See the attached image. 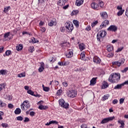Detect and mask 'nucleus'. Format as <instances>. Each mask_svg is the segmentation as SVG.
I'll return each instance as SVG.
<instances>
[{
  "mask_svg": "<svg viewBox=\"0 0 128 128\" xmlns=\"http://www.w3.org/2000/svg\"><path fill=\"white\" fill-rule=\"evenodd\" d=\"M10 32L5 33L4 36V38H8V36H10Z\"/></svg>",
  "mask_w": 128,
  "mask_h": 128,
  "instance_id": "obj_41",
  "label": "nucleus"
},
{
  "mask_svg": "<svg viewBox=\"0 0 128 128\" xmlns=\"http://www.w3.org/2000/svg\"><path fill=\"white\" fill-rule=\"evenodd\" d=\"M6 88V84L4 83H2L0 84V92H2V90Z\"/></svg>",
  "mask_w": 128,
  "mask_h": 128,
  "instance_id": "obj_30",
  "label": "nucleus"
},
{
  "mask_svg": "<svg viewBox=\"0 0 128 128\" xmlns=\"http://www.w3.org/2000/svg\"><path fill=\"white\" fill-rule=\"evenodd\" d=\"M122 86H124L122 83V84H118L114 87V90H121Z\"/></svg>",
  "mask_w": 128,
  "mask_h": 128,
  "instance_id": "obj_21",
  "label": "nucleus"
},
{
  "mask_svg": "<svg viewBox=\"0 0 128 128\" xmlns=\"http://www.w3.org/2000/svg\"><path fill=\"white\" fill-rule=\"evenodd\" d=\"M128 70V67L124 68L123 70H122V72L123 73L126 72Z\"/></svg>",
  "mask_w": 128,
  "mask_h": 128,
  "instance_id": "obj_51",
  "label": "nucleus"
},
{
  "mask_svg": "<svg viewBox=\"0 0 128 128\" xmlns=\"http://www.w3.org/2000/svg\"><path fill=\"white\" fill-rule=\"evenodd\" d=\"M62 84L64 86H65V88H66V86H68V82H63Z\"/></svg>",
  "mask_w": 128,
  "mask_h": 128,
  "instance_id": "obj_61",
  "label": "nucleus"
},
{
  "mask_svg": "<svg viewBox=\"0 0 128 128\" xmlns=\"http://www.w3.org/2000/svg\"><path fill=\"white\" fill-rule=\"evenodd\" d=\"M118 124H120L121 126H120V128H124V122L122 120H120L118 121Z\"/></svg>",
  "mask_w": 128,
  "mask_h": 128,
  "instance_id": "obj_24",
  "label": "nucleus"
},
{
  "mask_svg": "<svg viewBox=\"0 0 128 128\" xmlns=\"http://www.w3.org/2000/svg\"><path fill=\"white\" fill-rule=\"evenodd\" d=\"M120 80V73H112L110 75L108 82H118Z\"/></svg>",
  "mask_w": 128,
  "mask_h": 128,
  "instance_id": "obj_1",
  "label": "nucleus"
},
{
  "mask_svg": "<svg viewBox=\"0 0 128 128\" xmlns=\"http://www.w3.org/2000/svg\"><path fill=\"white\" fill-rule=\"evenodd\" d=\"M125 60H124V58H122L118 61L112 62V66H118V68H120V66L122 64H124Z\"/></svg>",
  "mask_w": 128,
  "mask_h": 128,
  "instance_id": "obj_3",
  "label": "nucleus"
},
{
  "mask_svg": "<svg viewBox=\"0 0 128 128\" xmlns=\"http://www.w3.org/2000/svg\"><path fill=\"white\" fill-rule=\"evenodd\" d=\"M28 94H31V96H34V92H32V90H28L27 92Z\"/></svg>",
  "mask_w": 128,
  "mask_h": 128,
  "instance_id": "obj_42",
  "label": "nucleus"
},
{
  "mask_svg": "<svg viewBox=\"0 0 128 128\" xmlns=\"http://www.w3.org/2000/svg\"><path fill=\"white\" fill-rule=\"evenodd\" d=\"M108 82H104L103 84H102V88H108Z\"/></svg>",
  "mask_w": 128,
  "mask_h": 128,
  "instance_id": "obj_29",
  "label": "nucleus"
},
{
  "mask_svg": "<svg viewBox=\"0 0 128 128\" xmlns=\"http://www.w3.org/2000/svg\"><path fill=\"white\" fill-rule=\"evenodd\" d=\"M84 4V0H76V6H80Z\"/></svg>",
  "mask_w": 128,
  "mask_h": 128,
  "instance_id": "obj_17",
  "label": "nucleus"
},
{
  "mask_svg": "<svg viewBox=\"0 0 128 128\" xmlns=\"http://www.w3.org/2000/svg\"><path fill=\"white\" fill-rule=\"evenodd\" d=\"M2 126L3 128H8V124L6 123H2Z\"/></svg>",
  "mask_w": 128,
  "mask_h": 128,
  "instance_id": "obj_45",
  "label": "nucleus"
},
{
  "mask_svg": "<svg viewBox=\"0 0 128 128\" xmlns=\"http://www.w3.org/2000/svg\"><path fill=\"white\" fill-rule=\"evenodd\" d=\"M68 96L69 98H76V90H70L68 92Z\"/></svg>",
  "mask_w": 128,
  "mask_h": 128,
  "instance_id": "obj_6",
  "label": "nucleus"
},
{
  "mask_svg": "<svg viewBox=\"0 0 128 128\" xmlns=\"http://www.w3.org/2000/svg\"><path fill=\"white\" fill-rule=\"evenodd\" d=\"M91 8H93V10H98V4L96 3V2H92L91 4Z\"/></svg>",
  "mask_w": 128,
  "mask_h": 128,
  "instance_id": "obj_13",
  "label": "nucleus"
},
{
  "mask_svg": "<svg viewBox=\"0 0 128 128\" xmlns=\"http://www.w3.org/2000/svg\"><path fill=\"white\" fill-rule=\"evenodd\" d=\"M122 50H124V46L120 47V48H118L116 52H122Z\"/></svg>",
  "mask_w": 128,
  "mask_h": 128,
  "instance_id": "obj_47",
  "label": "nucleus"
},
{
  "mask_svg": "<svg viewBox=\"0 0 128 128\" xmlns=\"http://www.w3.org/2000/svg\"><path fill=\"white\" fill-rule=\"evenodd\" d=\"M40 30L42 31V32H46V28L44 27L41 28Z\"/></svg>",
  "mask_w": 128,
  "mask_h": 128,
  "instance_id": "obj_63",
  "label": "nucleus"
},
{
  "mask_svg": "<svg viewBox=\"0 0 128 128\" xmlns=\"http://www.w3.org/2000/svg\"><path fill=\"white\" fill-rule=\"evenodd\" d=\"M99 6L100 8H103L104 7V2H102V1H100L99 2Z\"/></svg>",
  "mask_w": 128,
  "mask_h": 128,
  "instance_id": "obj_52",
  "label": "nucleus"
},
{
  "mask_svg": "<svg viewBox=\"0 0 128 128\" xmlns=\"http://www.w3.org/2000/svg\"><path fill=\"white\" fill-rule=\"evenodd\" d=\"M62 90L60 89L57 91L56 94V96H62Z\"/></svg>",
  "mask_w": 128,
  "mask_h": 128,
  "instance_id": "obj_32",
  "label": "nucleus"
},
{
  "mask_svg": "<svg viewBox=\"0 0 128 128\" xmlns=\"http://www.w3.org/2000/svg\"><path fill=\"white\" fill-rule=\"evenodd\" d=\"M114 56V54L112 52L108 54H107V58H112Z\"/></svg>",
  "mask_w": 128,
  "mask_h": 128,
  "instance_id": "obj_44",
  "label": "nucleus"
},
{
  "mask_svg": "<svg viewBox=\"0 0 128 128\" xmlns=\"http://www.w3.org/2000/svg\"><path fill=\"white\" fill-rule=\"evenodd\" d=\"M18 78H24L26 76V73L22 72L18 74Z\"/></svg>",
  "mask_w": 128,
  "mask_h": 128,
  "instance_id": "obj_34",
  "label": "nucleus"
},
{
  "mask_svg": "<svg viewBox=\"0 0 128 128\" xmlns=\"http://www.w3.org/2000/svg\"><path fill=\"white\" fill-rule=\"evenodd\" d=\"M107 30L110 32H116L118 27L116 26L112 25Z\"/></svg>",
  "mask_w": 128,
  "mask_h": 128,
  "instance_id": "obj_10",
  "label": "nucleus"
},
{
  "mask_svg": "<svg viewBox=\"0 0 128 128\" xmlns=\"http://www.w3.org/2000/svg\"><path fill=\"white\" fill-rule=\"evenodd\" d=\"M43 90H44V92H48L50 90V88H48V87H45V88H44Z\"/></svg>",
  "mask_w": 128,
  "mask_h": 128,
  "instance_id": "obj_54",
  "label": "nucleus"
},
{
  "mask_svg": "<svg viewBox=\"0 0 128 128\" xmlns=\"http://www.w3.org/2000/svg\"><path fill=\"white\" fill-rule=\"evenodd\" d=\"M44 22L42 21H40L39 23L40 26H44Z\"/></svg>",
  "mask_w": 128,
  "mask_h": 128,
  "instance_id": "obj_59",
  "label": "nucleus"
},
{
  "mask_svg": "<svg viewBox=\"0 0 128 128\" xmlns=\"http://www.w3.org/2000/svg\"><path fill=\"white\" fill-rule=\"evenodd\" d=\"M90 86H94L96 84V78H92L90 81Z\"/></svg>",
  "mask_w": 128,
  "mask_h": 128,
  "instance_id": "obj_20",
  "label": "nucleus"
},
{
  "mask_svg": "<svg viewBox=\"0 0 128 128\" xmlns=\"http://www.w3.org/2000/svg\"><path fill=\"white\" fill-rule=\"evenodd\" d=\"M93 61L94 62H96V64H100V62H102L100 58L98 56L94 57L93 58Z\"/></svg>",
  "mask_w": 128,
  "mask_h": 128,
  "instance_id": "obj_15",
  "label": "nucleus"
},
{
  "mask_svg": "<svg viewBox=\"0 0 128 128\" xmlns=\"http://www.w3.org/2000/svg\"><path fill=\"white\" fill-rule=\"evenodd\" d=\"M42 104H44V102L42 101H40V102H38V104H40L39 106H38V108L39 110H46L48 108V106H44V105H42Z\"/></svg>",
  "mask_w": 128,
  "mask_h": 128,
  "instance_id": "obj_8",
  "label": "nucleus"
},
{
  "mask_svg": "<svg viewBox=\"0 0 128 128\" xmlns=\"http://www.w3.org/2000/svg\"><path fill=\"white\" fill-rule=\"evenodd\" d=\"M124 98H120V104H124Z\"/></svg>",
  "mask_w": 128,
  "mask_h": 128,
  "instance_id": "obj_55",
  "label": "nucleus"
},
{
  "mask_svg": "<svg viewBox=\"0 0 128 128\" xmlns=\"http://www.w3.org/2000/svg\"><path fill=\"white\" fill-rule=\"evenodd\" d=\"M73 24L76 26L77 28H78L80 26V22L76 20H73Z\"/></svg>",
  "mask_w": 128,
  "mask_h": 128,
  "instance_id": "obj_27",
  "label": "nucleus"
},
{
  "mask_svg": "<svg viewBox=\"0 0 128 128\" xmlns=\"http://www.w3.org/2000/svg\"><path fill=\"white\" fill-rule=\"evenodd\" d=\"M10 10V6L5 7L4 8V12H8V11Z\"/></svg>",
  "mask_w": 128,
  "mask_h": 128,
  "instance_id": "obj_36",
  "label": "nucleus"
},
{
  "mask_svg": "<svg viewBox=\"0 0 128 128\" xmlns=\"http://www.w3.org/2000/svg\"><path fill=\"white\" fill-rule=\"evenodd\" d=\"M58 66H66V62H58Z\"/></svg>",
  "mask_w": 128,
  "mask_h": 128,
  "instance_id": "obj_46",
  "label": "nucleus"
},
{
  "mask_svg": "<svg viewBox=\"0 0 128 128\" xmlns=\"http://www.w3.org/2000/svg\"><path fill=\"white\" fill-rule=\"evenodd\" d=\"M22 110H28L30 108V106L28 103V100H24L20 106Z\"/></svg>",
  "mask_w": 128,
  "mask_h": 128,
  "instance_id": "obj_2",
  "label": "nucleus"
},
{
  "mask_svg": "<svg viewBox=\"0 0 128 128\" xmlns=\"http://www.w3.org/2000/svg\"><path fill=\"white\" fill-rule=\"evenodd\" d=\"M98 20H96V21L93 22L91 25L92 27L94 28V26H96V24H98Z\"/></svg>",
  "mask_w": 128,
  "mask_h": 128,
  "instance_id": "obj_40",
  "label": "nucleus"
},
{
  "mask_svg": "<svg viewBox=\"0 0 128 128\" xmlns=\"http://www.w3.org/2000/svg\"><path fill=\"white\" fill-rule=\"evenodd\" d=\"M86 57V54L84 52L81 53L80 55V58L81 60H84V58Z\"/></svg>",
  "mask_w": 128,
  "mask_h": 128,
  "instance_id": "obj_35",
  "label": "nucleus"
},
{
  "mask_svg": "<svg viewBox=\"0 0 128 128\" xmlns=\"http://www.w3.org/2000/svg\"><path fill=\"white\" fill-rule=\"evenodd\" d=\"M90 30H92V28L90 27V26H88L86 28V30L88 32Z\"/></svg>",
  "mask_w": 128,
  "mask_h": 128,
  "instance_id": "obj_57",
  "label": "nucleus"
},
{
  "mask_svg": "<svg viewBox=\"0 0 128 128\" xmlns=\"http://www.w3.org/2000/svg\"><path fill=\"white\" fill-rule=\"evenodd\" d=\"M58 124V122L56 120H51V124Z\"/></svg>",
  "mask_w": 128,
  "mask_h": 128,
  "instance_id": "obj_50",
  "label": "nucleus"
},
{
  "mask_svg": "<svg viewBox=\"0 0 128 128\" xmlns=\"http://www.w3.org/2000/svg\"><path fill=\"white\" fill-rule=\"evenodd\" d=\"M114 120V116L104 118L102 120V122H100V124H106V122H108L112 120Z\"/></svg>",
  "mask_w": 128,
  "mask_h": 128,
  "instance_id": "obj_7",
  "label": "nucleus"
},
{
  "mask_svg": "<svg viewBox=\"0 0 128 128\" xmlns=\"http://www.w3.org/2000/svg\"><path fill=\"white\" fill-rule=\"evenodd\" d=\"M100 16L102 18H104V20L108 18V14L106 12H101L100 13Z\"/></svg>",
  "mask_w": 128,
  "mask_h": 128,
  "instance_id": "obj_12",
  "label": "nucleus"
},
{
  "mask_svg": "<svg viewBox=\"0 0 128 128\" xmlns=\"http://www.w3.org/2000/svg\"><path fill=\"white\" fill-rule=\"evenodd\" d=\"M59 104L61 106L62 108H66V110L68 108V103L66 102L62 98L59 100Z\"/></svg>",
  "mask_w": 128,
  "mask_h": 128,
  "instance_id": "obj_4",
  "label": "nucleus"
},
{
  "mask_svg": "<svg viewBox=\"0 0 128 128\" xmlns=\"http://www.w3.org/2000/svg\"><path fill=\"white\" fill-rule=\"evenodd\" d=\"M24 122H30V118H28L26 117Z\"/></svg>",
  "mask_w": 128,
  "mask_h": 128,
  "instance_id": "obj_58",
  "label": "nucleus"
},
{
  "mask_svg": "<svg viewBox=\"0 0 128 128\" xmlns=\"http://www.w3.org/2000/svg\"><path fill=\"white\" fill-rule=\"evenodd\" d=\"M50 62H56V59L54 60V58H50L49 59Z\"/></svg>",
  "mask_w": 128,
  "mask_h": 128,
  "instance_id": "obj_56",
  "label": "nucleus"
},
{
  "mask_svg": "<svg viewBox=\"0 0 128 128\" xmlns=\"http://www.w3.org/2000/svg\"><path fill=\"white\" fill-rule=\"evenodd\" d=\"M114 50V46H108V52H112Z\"/></svg>",
  "mask_w": 128,
  "mask_h": 128,
  "instance_id": "obj_28",
  "label": "nucleus"
},
{
  "mask_svg": "<svg viewBox=\"0 0 128 128\" xmlns=\"http://www.w3.org/2000/svg\"><path fill=\"white\" fill-rule=\"evenodd\" d=\"M28 50L30 52H33L34 51V48L33 46H30Z\"/></svg>",
  "mask_w": 128,
  "mask_h": 128,
  "instance_id": "obj_37",
  "label": "nucleus"
},
{
  "mask_svg": "<svg viewBox=\"0 0 128 128\" xmlns=\"http://www.w3.org/2000/svg\"><path fill=\"white\" fill-rule=\"evenodd\" d=\"M110 24L108 20H105L104 22H102L100 26L102 28H106Z\"/></svg>",
  "mask_w": 128,
  "mask_h": 128,
  "instance_id": "obj_18",
  "label": "nucleus"
},
{
  "mask_svg": "<svg viewBox=\"0 0 128 128\" xmlns=\"http://www.w3.org/2000/svg\"><path fill=\"white\" fill-rule=\"evenodd\" d=\"M80 12V11H78V10H74L71 14L72 16H74V15H76V14H78V12Z\"/></svg>",
  "mask_w": 128,
  "mask_h": 128,
  "instance_id": "obj_31",
  "label": "nucleus"
},
{
  "mask_svg": "<svg viewBox=\"0 0 128 128\" xmlns=\"http://www.w3.org/2000/svg\"><path fill=\"white\" fill-rule=\"evenodd\" d=\"M20 112H22V110H20V108H17L14 110L15 114H20Z\"/></svg>",
  "mask_w": 128,
  "mask_h": 128,
  "instance_id": "obj_23",
  "label": "nucleus"
},
{
  "mask_svg": "<svg viewBox=\"0 0 128 128\" xmlns=\"http://www.w3.org/2000/svg\"><path fill=\"white\" fill-rule=\"evenodd\" d=\"M65 28L67 30L68 32H72V30H74V25L72 23L66 22L65 23Z\"/></svg>",
  "mask_w": 128,
  "mask_h": 128,
  "instance_id": "obj_5",
  "label": "nucleus"
},
{
  "mask_svg": "<svg viewBox=\"0 0 128 128\" xmlns=\"http://www.w3.org/2000/svg\"><path fill=\"white\" fill-rule=\"evenodd\" d=\"M79 48L80 50L82 52V50H84V48H86V46H84V44H79Z\"/></svg>",
  "mask_w": 128,
  "mask_h": 128,
  "instance_id": "obj_22",
  "label": "nucleus"
},
{
  "mask_svg": "<svg viewBox=\"0 0 128 128\" xmlns=\"http://www.w3.org/2000/svg\"><path fill=\"white\" fill-rule=\"evenodd\" d=\"M73 54L74 51L72 50H69L67 51V53L66 54V56L68 58H72Z\"/></svg>",
  "mask_w": 128,
  "mask_h": 128,
  "instance_id": "obj_9",
  "label": "nucleus"
},
{
  "mask_svg": "<svg viewBox=\"0 0 128 128\" xmlns=\"http://www.w3.org/2000/svg\"><path fill=\"white\" fill-rule=\"evenodd\" d=\"M6 74V70H0V74L4 75Z\"/></svg>",
  "mask_w": 128,
  "mask_h": 128,
  "instance_id": "obj_39",
  "label": "nucleus"
},
{
  "mask_svg": "<svg viewBox=\"0 0 128 128\" xmlns=\"http://www.w3.org/2000/svg\"><path fill=\"white\" fill-rule=\"evenodd\" d=\"M8 108H14V105H12V104H8Z\"/></svg>",
  "mask_w": 128,
  "mask_h": 128,
  "instance_id": "obj_62",
  "label": "nucleus"
},
{
  "mask_svg": "<svg viewBox=\"0 0 128 128\" xmlns=\"http://www.w3.org/2000/svg\"><path fill=\"white\" fill-rule=\"evenodd\" d=\"M44 62H42L40 67L38 68L39 72H44Z\"/></svg>",
  "mask_w": 128,
  "mask_h": 128,
  "instance_id": "obj_19",
  "label": "nucleus"
},
{
  "mask_svg": "<svg viewBox=\"0 0 128 128\" xmlns=\"http://www.w3.org/2000/svg\"><path fill=\"white\" fill-rule=\"evenodd\" d=\"M122 84H123V86L126 84H127L128 86V80L125 81L124 82L122 83Z\"/></svg>",
  "mask_w": 128,
  "mask_h": 128,
  "instance_id": "obj_64",
  "label": "nucleus"
},
{
  "mask_svg": "<svg viewBox=\"0 0 128 128\" xmlns=\"http://www.w3.org/2000/svg\"><path fill=\"white\" fill-rule=\"evenodd\" d=\"M6 106V104L4 102H2V101L0 100V108H4V106Z\"/></svg>",
  "mask_w": 128,
  "mask_h": 128,
  "instance_id": "obj_33",
  "label": "nucleus"
},
{
  "mask_svg": "<svg viewBox=\"0 0 128 128\" xmlns=\"http://www.w3.org/2000/svg\"><path fill=\"white\" fill-rule=\"evenodd\" d=\"M48 25L49 26H56V21L50 20L48 22Z\"/></svg>",
  "mask_w": 128,
  "mask_h": 128,
  "instance_id": "obj_14",
  "label": "nucleus"
},
{
  "mask_svg": "<svg viewBox=\"0 0 128 128\" xmlns=\"http://www.w3.org/2000/svg\"><path fill=\"white\" fill-rule=\"evenodd\" d=\"M124 12V10H120L119 12L117 13V16H122V14Z\"/></svg>",
  "mask_w": 128,
  "mask_h": 128,
  "instance_id": "obj_26",
  "label": "nucleus"
},
{
  "mask_svg": "<svg viewBox=\"0 0 128 128\" xmlns=\"http://www.w3.org/2000/svg\"><path fill=\"white\" fill-rule=\"evenodd\" d=\"M10 54H12V51L10 50H8L6 52V56H8Z\"/></svg>",
  "mask_w": 128,
  "mask_h": 128,
  "instance_id": "obj_38",
  "label": "nucleus"
},
{
  "mask_svg": "<svg viewBox=\"0 0 128 128\" xmlns=\"http://www.w3.org/2000/svg\"><path fill=\"white\" fill-rule=\"evenodd\" d=\"M98 34H99L100 38H104L106 36V32L104 30H100L98 32Z\"/></svg>",
  "mask_w": 128,
  "mask_h": 128,
  "instance_id": "obj_11",
  "label": "nucleus"
},
{
  "mask_svg": "<svg viewBox=\"0 0 128 128\" xmlns=\"http://www.w3.org/2000/svg\"><path fill=\"white\" fill-rule=\"evenodd\" d=\"M108 98V96L107 95H104L102 98V100L104 101L106 100Z\"/></svg>",
  "mask_w": 128,
  "mask_h": 128,
  "instance_id": "obj_43",
  "label": "nucleus"
},
{
  "mask_svg": "<svg viewBox=\"0 0 128 128\" xmlns=\"http://www.w3.org/2000/svg\"><path fill=\"white\" fill-rule=\"evenodd\" d=\"M81 128H88V126L86 124H82L81 125Z\"/></svg>",
  "mask_w": 128,
  "mask_h": 128,
  "instance_id": "obj_60",
  "label": "nucleus"
},
{
  "mask_svg": "<svg viewBox=\"0 0 128 128\" xmlns=\"http://www.w3.org/2000/svg\"><path fill=\"white\" fill-rule=\"evenodd\" d=\"M66 0H59L58 4L60 6H62L66 4Z\"/></svg>",
  "mask_w": 128,
  "mask_h": 128,
  "instance_id": "obj_16",
  "label": "nucleus"
},
{
  "mask_svg": "<svg viewBox=\"0 0 128 128\" xmlns=\"http://www.w3.org/2000/svg\"><path fill=\"white\" fill-rule=\"evenodd\" d=\"M17 120H24V118L22 117V116H18L16 117Z\"/></svg>",
  "mask_w": 128,
  "mask_h": 128,
  "instance_id": "obj_49",
  "label": "nucleus"
},
{
  "mask_svg": "<svg viewBox=\"0 0 128 128\" xmlns=\"http://www.w3.org/2000/svg\"><path fill=\"white\" fill-rule=\"evenodd\" d=\"M32 42L33 44H36V42H38V40H36L34 38L32 39Z\"/></svg>",
  "mask_w": 128,
  "mask_h": 128,
  "instance_id": "obj_48",
  "label": "nucleus"
},
{
  "mask_svg": "<svg viewBox=\"0 0 128 128\" xmlns=\"http://www.w3.org/2000/svg\"><path fill=\"white\" fill-rule=\"evenodd\" d=\"M16 50L19 52V50H22V44H19L16 47Z\"/></svg>",
  "mask_w": 128,
  "mask_h": 128,
  "instance_id": "obj_25",
  "label": "nucleus"
},
{
  "mask_svg": "<svg viewBox=\"0 0 128 128\" xmlns=\"http://www.w3.org/2000/svg\"><path fill=\"white\" fill-rule=\"evenodd\" d=\"M2 116H4V112H0V120H2Z\"/></svg>",
  "mask_w": 128,
  "mask_h": 128,
  "instance_id": "obj_53",
  "label": "nucleus"
}]
</instances>
